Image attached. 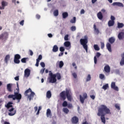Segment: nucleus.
Listing matches in <instances>:
<instances>
[{
  "instance_id": "41",
  "label": "nucleus",
  "mask_w": 124,
  "mask_h": 124,
  "mask_svg": "<svg viewBox=\"0 0 124 124\" xmlns=\"http://www.w3.org/2000/svg\"><path fill=\"white\" fill-rule=\"evenodd\" d=\"M63 62L62 61H60L59 62V67L60 68H62V66H63Z\"/></svg>"
},
{
  "instance_id": "10",
  "label": "nucleus",
  "mask_w": 124,
  "mask_h": 124,
  "mask_svg": "<svg viewBox=\"0 0 124 124\" xmlns=\"http://www.w3.org/2000/svg\"><path fill=\"white\" fill-rule=\"evenodd\" d=\"M71 122L73 124H77L79 123V118L77 116H74L71 119Z\"/></svg>"
},
{
  "instance_id": "59",
  "label": "nucleus",
  "mask_w": 124,
  "mask_h": 124,
  "mask_svg": "<svg viewBox=\"0 0 124 124\" xmlns=\"http://www.w3.org/2000/svg\"><path fill=\"white\" fill-rule=\"evenodd\" d=\"M85 10L84 9H82L80 11V14H84Z\"/></svg>"
},
{
  "instance_id": "45",
  "label": "nucleus",
  "mask_w": 124,
  "mask_h": 124,
  "mask_svg": "<svg viewBox=\"0 0 124 124\" xmlns=\"http://www.w3.org/2000/svg\"><path fill=\"white\" fill-rule=\"evenodd\" d=\"M115 107L116 108V109H117V110H121V108H120V106H119L118 104H116L115 105Z\"/></svg>"
},
{
  "instance_id": "17",
  "label": "nucleus",
  "mask_w": 124,
  "mask_h": 124,
  "mask_svg": "<svg viewBox=\"0 0 124 124\" xmlns=\"http://www.w3.org/2000/svg\"><path fill=\"white\" fill-rule=\"evenodd\" d=\"M97 16L99 20H102L103 19V15L101 12H99L97 14Z\"/></svg>"
},
{
  "instance_id": "49",
  "label": "nucleus",
  "mask_w": 124,
  "mask_h": 124,
  "mask_svg": "<svg viewBox=\"0 0 124 124\" xmlns=\"http://www.w3.org/2000/svg\"><path fill=\"white\" fill-rule=\"evenodd\" d=\"M72 76H73L75 79H76V78H77V74H76V73H73L72 74Z\"/></svg>"
},
{
  "instance_id": "22",
  "label": "nucleus",
  "mask_w": 124,
  "mask_h": 124,
  "mask_svg": "<svg viewBox=\"0 0 124 124\" xmlns=\"http://www.w3.org/2000/svg\"><path fill=\"white\" fill-rule=\"evenodd\" d=\"M106 46L109 52H112V49L111 48V44H110V43H108L106 45Z\"/></svg>"
},
{
  "instance_id": "44",
  "label": "nucleus",
  "mask_w": 124,
  "mask_h": 124,
  "mask_svg": "<svg viewBox=\"0 0 124 124\" xmlns=\"http://www.w3.org/2000/svg\"><path fill=\"white\" fill-rule=\"evenodd\" d=\"M41 60H42V55H39L38 57V59H37L36 60L39 61V62H40V61H41Z\"/></svg>"
},
{
  "instance_id": "16",
  "label": "nucleus",
  "mask_w": 124,
  "mask_h": 124,
  "mask_svg": "<svg viewBox=\"0 0 124 124\" xmlns=\"http://www.w3.org/2000/svg\"><path fill=\"white\" fill-rule=\"evenodd\" d=\"M7 90L8 92L10 93L12 92V84L9 83L7 85Z\"/></svg>"
},
{
  "instance_id": "4",
  "label": "nucleus",
  "mask_w": 124,
  "mask_h": 124,
  "mask_svg": "<svg viewBox=\"0 0 124 124\" xmlns=\"http://www.w3.org/2000/svg\"><path fill=\"white\" fill-rule=\"evenodd\" d=\"M13 102H9L7 105L5 106V107L7 109H8L9 112H10L8 113L9 116H14L15 114H16V110H14V108H13Z\"/></svg>"
},
{
  "instance_id": "53",
  "label": "nucleus",
  "mask_w": 124,
  "mask_h": 124,
  "mask_svg": "<svg viewBox=\"0 0 124 124\" xmlns=\"http://www.w3.org/2000/svg\"><path fill=\"white\" fill-rule=\"evenodd\" d=\"M39 61L38 60H36V64H35V66H37V67H38L39 66Z\"/></svg>"
},
{
  "instance_id": "20",
  "label": "nucleus",
  "mask_w": 124,
  "mask_h": 124,
  "mask_svg": "<svg viewBox=\"0 0 124 124\" xmlns=\"http://www.w3.org/2000/svg\"><path fill=\"white\" fill-rule=\"evenodd\" d=\"M53 52L54 53H56V52H58L59 51V47H58V46L55 45L53 46V49H52Z\"/></svg>"
},
{
  "instance_id": "31",
  "label": "nucleus",
  "mask_w": 124,
  "mask_h": 124,
  "mask_svg": "<svg viewBox=\"0 0 124 124\" xmlns=\"http://www.w3.org/2000/svg\"><path fill=\"white\" fill-rule=\"evenodd\" d=\"M108 88H109V84H106L102 87V89H103V90H104L105 91H106V90L108 89Z\"/></svg>"
},
{
  "instance_id": "27",
  "label": "nucleus",
  "mask_w": 124,
  "mask_h": 124,
  "mask_svg": "<svg viewBox=\"0 0 124 124\" xmlns=\"http://www.w3.org/2000/svg\"><path fill=\"white\" fill-rule=\"evenodd\" d=\"M63 19H66L68 17V13L67 12H64L62 14Z\"/></svg>"
},
{
  "instance_id": "58",
  "label": "nucleus",
  "mask_w": 124,
  "mask_h": 124,
  "mask_svg": "<svg viewBox=\"0 0 124 124\" xmlns=\"http://www.w3.org/2000/svg\"><path fill=\"white\" fill-rule=\"evenodd\" d=\"M3 36L4 35L3 34L0 35V39H2V40H3Z\"/></svg>"
},
{
  "instance_id": "60",
  "label": "nucleus",
  "mask_w": 124,
  "mask_h": 124,
  "mask_svg": "<svg viewBox=\"0 0 124 124\" xmlns=\"http://www.w3.org/2000/svg\"><path fill=\"white\" fill-rule=\"evenodd\" d=\"M90 97L91 98H92V99H94V98H95V96L93 95H90Z\"/></svg>"
},
{
  "instance_id": "8",
  "label": "nucleus",
  "mask_w": 124,
  "mask_h": 124,
  "mask_svg": "<svg viewBox=\"0 0 124 124\" xmlns=\"http://www.w3.org/2000/svg\"><path fill=\"white\" fill-rule=\"evenodd\" d=\"M20 59H21V55L20 54H16L14 57V62L15 63L19 64L20 63Z\"/></svg>"
},
{
  "instance_id": "2",
  "label": "nucleus",
  "mask_w": 124,
  "mask_h": 124,
  "mask_svg": "<svg viewBox=\"0 0 124 124\" xmlns=\"http://www.w3.org/2000/svg\"><path fill=\"white\" fill-rule=\"evenodd\" d=\"M17 88L15 91L14 94H10L8 96V98H12L13 100H18V102H20V100L22 99V94L20 93V90H19V85L17 83Z\"/></svg>"
},
{
  "instance_id": "1",
  "label": "nucleus",
  "mask_w": 124,
  "mask_h": 124,
  "mask_svg": "<svg viewBox=\"0 0 124 124\" xmlns=\"http://www.w3.org/2000/svg\"><path fill=\"white\" fill-rule=\"evenodd\" d=\"M111 110L107 106L104 105L100 106L98 109V112L97 113L98 117H101V121L103 124H106V119L105 118V115H111Z\"/></svg>"
},
{
  "instance_id": "3",
  "label": "nucleus",
  "mask_w": 124,
  "mask_h": 124,
  "mask_svg": "<svg viewBox=\"0 0 124 124\" xmlns=\"http://www.w3.org/2000/svg\"><path fill=\"white\" fill-rule=\"evenodd\" d=\"M60 96L61 100L64 101L66 99V97L69 101H71V91L69 89H66L65 91L62 92L60 93Z\"/></svg>"
},
{
  "instance_id": "47",
  "label": "nucleus",
  "mask_w": 124,
  "mask_h": 124,
  "mask_svg": "<svg viewBox=\"0 0 124 124\" xmlns=\"http://www.w3.org/2000/svg\"><path fill=\"white\" fill-rule=\"evenodd\" d=\"M68 34L65 35L64 37V40H65L66 41H67L68 40Z\"/></svg>"
},
{
  "instance_id": "12",
  "label": "nucleus",
  "mask_w": 124,
  "mask_h": 124,
  "mask_svg": "<svg viewBox=\"0 0 124 124\" xmlns=\"http://www.w3.org/2000/svg\"><path fill=\"white\" fill-rule=\"evenodd\" d=\"M31 75V70L29 69H26L24 71V76L28 78Z\"/></svg>"
},
{
  "instance_id": "50",
  "label": "nucleus",
  "mask_w": 124,
  "mask_h": 124,
  "mask_svg": "<svg viewBox=\"0 0 124 124\" xmlns=\"http://www.w3.org/2000/svg\"><path fill=\"white\" fill-rule=\"evenodd\" d=\"M105 46L104 43L101 42V49H104Z\"/></svg>"
},
{
  "instance_id": "57",
  "label": "nucleus",
  "mask_w": 124,
  "mask_h": 124,
  "mask_svg": "<svg viewBox=\"0 0 124 124\" xmlns=\"http://www.w3.org/2000/svg\"><path fill=\"white\" fill-rule=\"evenodd\" d=\"M24 20H23L21 21H20L19 22L20 25H21V26H24Z\"/></svg>"
},
{
  "instance_id": "62",
  "label": "nucleus",
  "mask_w": 124,
  "mask_h": 124,
  "mask_svg": "<svg viewBox=\"0 0 124 124\" xmlns=\"http://www.w3.org/2000/svg\"><path fill=\"white\" fill-rule=\"evenodd\" d=\"M15 79L16 80V81H19V77L18 76L16 77L15 78Z\"/></svg>"
},
{
  "instance_id": "21",
  "label": "nucleus",
  "mask_w": 124,
  "mask_h": 124,
  "mask_svg": "<svg viewBox=\"0 0 124 124\" xmlns=\"http://www.w3.org/2000/svg\"><path fill=\"white\" fill-rule=\"evenodd\" d=\"M115 25V21H112V20H109L108 22V27H113Z\"/></svg>"
},
{
  "instance_id": "40",
  "label": "nucleus",
  "mask_w": 124,
  "mask_h": 124,
  "mask_svg": "<svg viewBox=\"0 0 124 124\" xmlns=\"http://www.w3.org/2000/svg\"><path fill=\"white\" fill-rule=\"evenodd\" d=\"M68 104H67V102H66V101H64L62 105L63 106V107H67Z\"/></svg>"
},
{
  "instance_id": "42",
  "label": "nucleus",
  "mask_w": 124,
  "mask_h": 124,
  "mask_svg": "<svg viewBox=\"0 0 124 124\" xmlns=\"http://www.w3.org/2000/svg\"><path fill=\"white\" fill-rule=\"evenodd\" d=\"M3 39H6L8 37V34L7 33H3Z\"/></svg>"
},
{
  "instance_id": "13",
  "label": "nucleus",
  "mask_w": 124,
  "mask_h": 124,
  "mask_svg": "<svg viewBox=\"0 0 124 124\" xmlns=\"http://www.w3.org/2000/svg\"><path fill=\"white\" fill-rule=\"evenodd\" d=\"M101 56V54L99 52H97L96 54V56L94 57V62L95 64L97 63V59L96 58H99Z\"/></svg>"
},
{
  "instance_id": "23",
  "label": "nucleus",
  "mask_w": 124,
  "mask_h": 124,
  "mask_svg": "<svg viewBox=\"0 0 124 124\" xmlns=\"http://www.w3.org/2000/svg\"><path fill=\"white\" fill-rule=\"evenodd\" d=\"M115 38H114V37H111L110 38H109L108 39V42H109V43H110V44H113V43H114L115 42Z\"/></svg>"
},
{
  "instance_id": "35",
  "label": "nucleus",
  "mask_w": 124,
  "mask_h": 124,
  "mask_svg": "<svg viewBox=\"0 0 124 124\" xmlns=\"http://www.w3.org/2000/svg\"><path fill=\"white\" fill-rule=\"evenodd\" d=\"M70 23H71V24H75V23H76V17H74L73 19H71Z\"/></svg>"
},
{
  "instance_id": "19",
  "label": "nucleus",
  "mask_w": 124,
  "mask_h": 124,
  "mask_svg": "<svg viewBox=\"0 0 124 124\" xmlns=\"http://www.w3.org/2000/svg\"><path fill=\"white\" fill-rule=\"evenodd\" d=\"M112 5H116L117 6H119L120 7H124V4L121 2H113Z\"/></svg>"
},
{
  "instance_id": "48",
  "label": "nucleus",
  "mask_w": 124,
  "mask_h": 124,
  "mask_svg": "<svg viewBox=\"0 0 124 124\" xmlns=\"http://www.w3.org/2000/svg\"><path fill=\"white\" fill-rule=\"evenodd\" d=\"M64 50H65V49H64V47L61 46L60 47V51L61 52H64Z\"/></svg>"
},
{
  "instance_id": "33",
  "label": "nucleus",
  "mask_w": 124,
  "mask_h": 124,
  "mask_svg": "<svg viewBox=\"0 0 124 124\" xmlns=\"http://www.w3.org/2000/svg\"><path fill=\"white\" fill-rule=\"evenodd\" d=\"M124 26V25L123 24V23H118L117 24V28H118V29H122V28H123Z\"/></svg>"
},
{
  "instance_id": "14",
  "label": "nucleus",
  "mask_w": 124,
  "mask_h": 124,
  "mask_svg": "<svg viewBox=\"0 0 124 124\" xmlns=\"http://www.w3.org/2000/svg\"><path fill=\"white\" fill-rule=\"evenodd\" d=\"M104 71L107 73H110V71H111V69L110 68V66L109 65H106L104 67Z\"/></svg>"
},
{
  "instance_id": "28",
  "label": "nucleus",
  "mask_w": 124,
  "mask_h": 124,
  "mask_svg": "<svg viewBox=\"0 0 124 124\" xmlns=\"http://www.w3.org/2000/svg\"><path fill=\"white\" fill-rule=\"evenodd\" d=\"M71 45L70 42L69 41H66L64 43V46L65 47H69Z\"/></svg>"
},
{
  "instance_id": "51",
  "label": "nucleus",
  "mask_w": 124,
  "mask_h": 124,
  "mask_svg": "<svg viewBox=\"0 0 124 124\" xmlns=\"http://www.w3.org/2000/svg\"><path fill=\"white\" fill-rule=\"evenodd\" d=\"M40 65L42 66V67H45V63L44 62H41L40 63Z\"/></svg>"
},
{
  "instance_id": "24",
  "label": "nucleus",
  "mask_w": 124,
  "mask_h": 124,
  "mask_svg": "<svg viewBox=\"0 0 124 124\" xmlns=\"http://www.w3.org/2000/svg\"><path fill=\"white\" fill-rule=\"evenodd\" d=\"M93 29L95 33L98 34L99 33V30L98 29L96 28V25L95 24L93 25Z\"/></svg>"
},
{
  "instance_id": "9",
  "label": "nucleus",
  "mask_w": 124,
  "mask_h": 124,
  "mask_svg": "<svg viewBox=\"0 0 124 124\" xmlns=\"http://www.w3.org/2000/svg\"><path fill=\"white\" fill-rule=\"evenodd\" d=\"M86 98H88V94H87L86 93H84L83 96H82L81 95H79L80 101L82 104L85 102V99H86Z\"/></svg>"
},
{
  "instance_id": "52",
  "label": "nucleus",
  "mask_w": 124,
  "mask_h": 124,
  "mask_svg": "<svg viewBox=\"0 0 124 124\" xmlns=\"http://www.w3.org/2000/svg\"><path fill=\"white\" fill-rule=\"evenodd\" d=\"M111 20L110 21H115L116 20V18H115V16H111L110 17Z\"/></svg>"
},
{
  "instance_id": "34",
  "label": "nucleus",
  "mask_w": 124,
  "mask_h": 124,
  "mask_svg": "<svg viewBox=\"0 0 124 124\" xmlns=\"http://www.w3.org/2000/svg\"><path fill=\"white\" fill-rule=\"evenodd\" d=\"M93 48L95 51H99L100 50L99 47H98L97 45H94Z\"/></svg>"
},
{
  "instance_id": "43",
  "label": "nucleus",
  "mask_w": 124,
  "mask_h": 124,
  "mask_svg": "<svg viewBox=\"0 0 124 124\" xmlns=\"http://www.w3.org/2000/svg\"><path fill=\"white\" fill-rule=\"evenodd\" d=\"M70 29L72 31H76V26H72L71 27Z\"/></svg>"
},
{
  "instance_id": "18",
  "label": "nucleus",
  "mask_w": 124,
  "mask_h": 124,
  "mask_svg": "<svg viewBox=\"0 0 124 124\" xmlns=\"http://www.w3.org/2000/svg\"><path fill=\"white\" fill-rule=\"evenodd\" d=\"M46 117L47 118H51L52 117V113L51 112V110L50 109V108H48L46 110Z\"/></svg>"
},
{
  "instance_id": "63",
  "label": "nucleus",
  "mask_w": 124,
  "mask_h": 124,
  "mask_svg": "<svg viewBox=\"0 0 124 124\" xmlns=\"http://www.w3.org/2000/svg\"><path fill=\"white\" fill-rule=\"evenodd\" d=\"M47 35H48V37H50V38L53 37V35H52L51 33H49V34H48Z\"/></svg>"
},
{
  "instance_id": "61",
  "label": "nucleus",
  "mask_w": 124,
  "mask_h": 124,
  "mask_svg": "<svg viewBox=\"0 0 124 124\" xmlns=\"http://www.w3.org/2000/svg\"><path fill=\"white\" fill-rule=\"evenodd\" d=\"M36 18L37 19H40V15L37 14L36 15Z\"/></svg>"
},
{
  "instance_id": "15",
  "label": "nucleus",
  "mask_w": 124,
  "mask_h": 124,
  "mask_svg": "<svg viewBox=\"0 0 124 124\" xmlns=\"http://www.w3.org/2000/svg\"><path fill=\"white\" fill-rule=\"evenodd\" d=\"M118 37L119 40H123L124 39V32H120L118 35Z\"/></svg>"
},
{
  "instance_id": "64",
  "label": "nucleus",
  "mask_w": 124,
  "mask_h": 124,
  "mask_svg": "<svg viewBox=\"0 0 124 124\" xmlns=\"http://www.w3.org/2000/svg\"><path fill=\"white\" fill-rule=\"evenodd\" d=\"M101 12H102L103 13H105L106 12V10H105V9H102L101 10Z\"/></svg>"
},
{
  "instance_id": "6",
  "label": "nucleus",
  "mask_w": 124,
  "mask_h": 124,
  "mask_svg": "<svg viewBox=\"0 0 124 124\" xmlns=\"http://www.w3.org/2000/svg\"><path fill=\"white\" fill-rule=\"evenodd\" d=\"M35 93L31 91V89L29 88V89L27 90L24 92V95L25 96H28V98L29 99L30 101L33 98Z\"/></svg>"
},
{
  "instance_id": "38",
  "label": "nucleus",
  "mask_w": 124,
  "mask_h": 124,
  "mask_svg": "<svg viewBox=\"0 0 124 124\" xmlns=\"http://www.w3.org/2000/svg\"><path fill=\"white\" fill-rule=\"evenodd\" d=\"M1 5L4 8V7H5V6H7V2H6L4 1H2L1 2Z\"/></svg>"
},
{
  "instance_id": "39",
  "label": "nucleus",
  "mask_w": 124,
  "mask_h": 124,
  "mask_svg": "<svg viewBox=\"0 0 124 124\" xmlns=\"http://www.w3.org/2000/svg\"><path fill=\"white\" fill-rule=\"evenodd\" d=\"M99 78L101 80H103V79H105V76L102 74H101L99 75Z\"/></svg>"
},
{
  "instance_id": "30",
  "label": "nucleus",
  "mask_w": 124,
  "mask_h": 124,
  "mask_svg": "<svg viewBox=\"0 0 124 124\" xmlns=\"http://www.w3.org/2000/svg\"><path fill=\"white\" fill-rule=\"evenodd\" d=\"M10 59V56L9 55H7L5 58V62L6 63H7V62H8V61H9Z\"/></svg>"
},
{
  "instance_id": "32",
  "label": "nucleus",
  "mask_w": 124,
  "mask_h": 124,
  "mask_svg": "<svg viewBox=\"0 0 124 124\" xmlns=\"http://www.w3.org/2000/svg\"><path fill=\"white\" fill-rule=\"evenodd\" d=\"M63 112H64L65 114H68V113H69V109L66 108H63Z\"/></svg>"
},
{
  "instance_id": "26",
  "label": "nucleus",
  "mask_w": 124,
  "mask_h": 124,
  "mask_svg": "<svg viewBox=\"0 0 124 124\" xmlns=\"http://www.w3.org/2000/svg\"><path fill=\"white\" fill-rule=\"evenodd\" d=\"M46 97L47 98H51L52 97V93L50 91H48L46 92Z\"/></svg>"
},
{
  "instance_id": "54",
  "label": "nucleus",
  "mask_w": 124,
  "mask_h": 124,
  "mask_svg": "<svg viewBox=\"0 0 124 124\" xmlns=\"http://www.w3.org/2000/svg\"><path fill=\"white\" fill-rule=\"evenodd\" d=\"M68 108H69V109H70V108H72V104H68V105L67 106Z\"/></svg>"
},
{
  "instance_id": "36",
  "label": "nucleus",
  "mask_w": 124,
  "mask_h": 124,
  "mask_svg": "<svg viewBox=\"0 0 124 124\" xmlns=\"http://www.w3.org/2000/svg\"><path fill=\"white\" fill-rule=\"evenodd\" d=\"M27 60H28V58H23L21 60V62L23 63H26L27 62Z\"/></svg>"
},
{
  "instance_id": "37",
  "label": "nucleus",
  "mask_w": 124,
  "mask_h": 124,
  "mask_svg": "<svg viewBox=\"0 0 124 124\" xmlns=\"http://www.w3.org/2000/svg\"><path fill=\"white\" fill-rule=\"evenodd\" d=\"M53 14L54 16H59V10H55L53 12Z\"/></svg>"
},
{
  "instance_id": "7",
  "label": "nucleus",
  "mask_w": 124,
  "mask_h": 124,
  "mask_svg": "<svg viewBox=\"0 0 124 124\" xmlns=\"http://www.w3.org/2000/svg\"><path fill=\"white\" fill-rule=\"evenodd\" d=\"M48 80L49 83H56L57 82V78H56V75L53 74L52 72L49 71Z\"/></svg>"
},
{
  "instance_id": "56",
  "label": "nucleus",
  "mask_w": 124,
  "mask_h": 124,
  "mask_svg": "<svg viewBox=\"0 0 124 124\" xmlns=\"http://www.w3.org/2000/svg\"><path fill=\"white\" fill-rule=\"evenodd\" d=\"M29 52H30V56H33V52H32L31 50H29Z\"/></svg>"
},
{
  "instance_id": "11",
  "label": "nucleus",
  "mask_w": 124,
  "mask_h": 124,
  "mask_svg": "<svg viewBox=\"0 0 124 124\" xmlns=\"http://www.w3.org/2000/svg\"><path fill=\"white\" fill-rule=\"evenodd\" d=\"M111 88L114 90V91H116V92H119V88L118 86H116V82H112L111 84Z\"/></svg>"
},
{
  "instance_id": "29",
  "label": "nucleus",
  "mask_w": 124,
  "mask_h": 124,
  "mask_svg": "<svg viewBox=\"0 0 124 124\" xmlns=\"http://www.w3.org/2000/svg\"><path fill=\"white\" fill-rule=\"evenodd\" d=\"M120 65H124V53L123 54L122 58L120 61Z\"/></svg>"
},
{
  "instance_id": "5",
  "label": "nucleus",
  "mask_w": 124,
  "mask_h": 124,
  "mask_svg": "<svg viewBox=\"0 0 124 124\" xmlns=\"http://www.w3.org/2000/svg\"><path fill=\"white\" fill-rule=\"evenodd\" d=\"M80 43L84 48V49L86 51V53H88V36L87 35L84 36V39H80Z\"/></svg>"
},
{
  "instance_id": "55",
  "label": "nucleus",
  "mask_w": 124,
  "mask_h": 124,
  "mask_svg": "<svg viewBox=\"0 0 124 124\" xmlns=\"http://www.w3.org/2000/svg\"><path fill=\"white\" fill-rule=\"evenodd\" d=\"M44 71H45V68L42 69L40 71L41 74H43L44 73Z\"/></svg>"
},
{
  "instance_id": "25",
  "label": "nucleus",
  "mask_w": 124,
  "mask_h": 124,
  "mask_svg": "<svg viewBox=\"0 0 124 124\" xmlns=\"http://www.w3.org/2000/svg\"><path fill=\"white\" fill-rule=\"evenodd\" d=\"M56 76V78H57L58 80H61L62 79V76H61V74L60 73H57L54 74Z\"/></svg>"
},
{
  "instance_id": "46",
  "label": "nucleus",
  "mask_w": 124,
  "mask_h": 124,
  "mask_svg": "<svg viewBox=\"0 0 124 124\" xmlns=\"http://www.w3.org/2000/svg\"><path fill=\"white\" fill-rule=\"evenodd\" d=\"M91 75H88L87 77L86 81L88 82V81H91Z\"/></svg>"
}]
</instances>
